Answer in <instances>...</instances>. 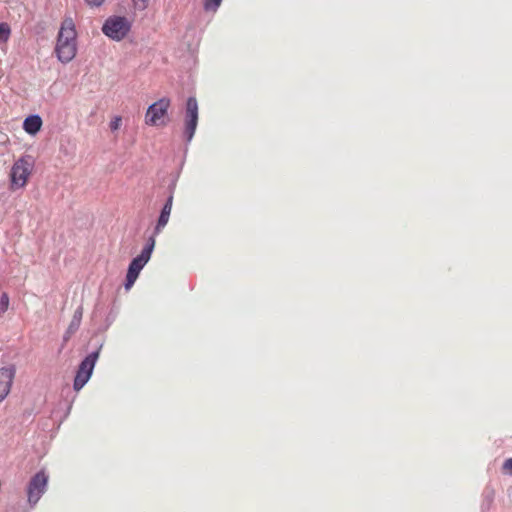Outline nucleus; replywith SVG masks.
Listing matches in <instances>:
<instances>
[{"label":"nucleus","instance_id":"f257e3e1","mask_svg":"<svg viewBox=\"0 0 512 512\" xmlns=\"http://www.w3.org/2000/svg\"><path fill=\"white\" fill-rule=\"evenodd\" d=\"M117 313L118 312L114 310V307H111L110 311L105 317L104 322L93 331L89 341V345L92 347V350L79 361L75 368L73 377V390L76 393L81 391L92 378L94 369L99 360L102 348L106 340L105 332L116 320Z\"/></svg>","mask_w":512,"mask_h":512},{"label":"nucleus","instance_id":"f03ea898","mask_svg":"<svg viewBox=\"0 0 512 512\" xmlns=\"http://www.w3.org/2000/svg\"><path fill=\"white\" fill-rule=\"evenodd\" d=\"M77 51L76 27L72 18L67 17L62 21L58 30L54 55L60 63L66 65L75 58Z\"/></svg>","mask_w":512,"mask_h":512},{"label":"nucleus","instance_id":"7ed1b4c3","mask_svg":"<svg viewBox=\"0 0 512 512\" xmlns=\"http://www.w3.org/2000/svg\"><path fill=\"white\" fill-rule=\"evenodd\" d=\"M199 123V104L197 98L194 95H190L186 98L183 106V124L181 128V137L184 142L183 158L178 168L172 173H178L179 176L182 173L186 156L188 153L189 145L191 144Z\"/></svg>","mask_w":512,"mask_h":512},{"label":"nucleus","instance_id":"20e7f679","mask_svg":"<svg viewBox=\"0 0 512 512\" xmlns=\"http://www.w3.org/2000/svg\"><path fill=\"white\" fill-rule=\"evenodd\" d=\"M35 167V158L27 153L21 155L13 163L9 173V190L16 191L24 188Z\"/></svg>","mask_w":512,"mask_h":512},{"label":"nucleus","instance_id":"39448f33","mask_svg":"<svg viewBox=\"0 0 512 512\" xmlns=\"http://www.w3.org/2000/svg\"><path fill=\"white\" fill-rule=\"evenodd\" d=\"M49 473L45 468L39 469L35 472L28 480L25 493L27 497V503L31 509H33L42 496L46 493L49 486Z\"/></svg>","mask_w":512,"mask_h":512},{"label":"nucleus","instance_id":"423d86ee","mask_svg":"<svg viewBox=\"0 0 512 512\" xmlns=\"http://www.w3.org/2000/svg\"><path fill=\"white\" fill-rule=\"evenodd\" d=\"M133 22L124 15L108 16L102 24V33L110 40L120 42L130 33Z\"/></svg>","mask_w":512,"mask_h":512},{"label":"nucleus","instance_id":"0eeeda50","mask_svg":"<svg viewBox=\"0 0 512 512\" xmlns=\"http://www.w3.org/2000/svg\"><path fill=\"white\" fill-rule=\"evenodd\" d=\"M178 180V173L169 174V182L165 189V201L159 211L158 217L153 227L155 228V234H160L169 222Z\"/></svg>","mask_w":512,"mask_h":512},{"label":"nucleus","instance_id":"6e6552de","mask_svg":"<svg viewBox=\"0 0 512 512\" xmlns=\"http://www.w3.org/2000/svg\"><path fill=\"white\" fill-rule=\"evenodd\" d=\"M157 235L158 234H155V228H153L152 233L147 237L140 253L130 260L126 273L139 277L141 271L152 257L156 245Z\"/></svg>","mask_w":512,"mask_h":512},{"label":"nucleus","instance_id":"1a4fd4ad","mask_svg":"<svg viewBox=\"0 0 512 512\" xmlns=\"http://www.w3.org/2000/svg\"><path fill=\"white\" fill-rule=\"evenodd\" d=\"M170 106L171 99L167 96H163L151 103L146 109L145 124L153 127L166 125L165 118L168 116Z\"/></svg>","mask_w":512,"mask_h":512},{"label":"nucleus","instance_id":"9d476101","mask_svg":"<svg viewBox=\"0 0 512 512\" xmlns=\"http://www.w3.org/2000/svg\"><path fill=\"white\" fill-rule=\"evenodd\" d=\"M16 375V365L9 364L0 368V402L9 395Z\"/></svg>","mask_w":512,"mask_h":512},{"label":"nucleus","instance_id":"9b49d317","mask_svg":"<svg viewBox=\"0 0 512 512\" xmlns=\"http://www.w3.org/2000/svg\"><path fill=\"white\" fill-rule=\"evenodd\" d=\"M42 126V117L37 113L29 114L22 123L23 130L30 136L37 135L41 131Z\"/></svg>","mask_w":512,"mask_h":512},{"label":"nucleus","instance_id":"f8f14e48","mask_svg":"<svg viewBox=\"0 0 512 512\" xmlns=\"http://www.w3.org/2000/svg\"><path fill=\"white\" fill-rule=\"evenodd\" d=\"M495 500V489L487 484L481 494V512H490Z\"/></svg>","mask_w":512,"mask_h":512},{"label":"nucleus","instance_id":"ddd939ff","mask_svg":"<svg viewBox=\"0 0 512 512\" xmlns=\"http://www.w3.org/2000/svg\"><path fill=\"white\" fill-rule=\"evenodd\" d=\"M82 318H83V305L80 304L74 311V314H73L72 319L68 325V328L77 332L78 329L80 328Z\"/></svg>","mask_w":512,"mask_h":512},{"label":"nucleus","instance_id":"4468645a","mask_svg":"<svg viewBox=\"0 0 512 512\" xmlns=\"http://www.w3.org/2000/svg\"><path fill=\"white\" fill-rule=\"evenodd\" d=\"M62 397L64 399H63V401L59 402V407L62 408V405H64L65 406V410H64L63 417L60 419V421L58 423V428L63 423V421L70 415V412H71V409H72V405H73V402H74V399H75V396H72L71 399H69L68 396L64 397L62 395Z\"/></svg>","mask_w":512,"mask_h":512},{"label":"nucleus","instance_id":"2eb2a0df","mask_svg":"<svg viewBox=\"0 0 512 512\" xmlns=\"http://www.w3.org/2000/svg\"><path fill=\"white\" fill-rule=\"evenodd\" d=\"M11 36V27L7 22H0V45L6 44Z\"/></svg>","mask_w":512,"mask_h":512},{"label":"nucleus","instance_id":"dca6fc26","mask_svg":"<svg viewBox=\"0 0 512 512\" xmlns=\"http://www.w3.org/2000/svg\"><path fill=\"white\" fill-rule=\"evenodd\" d=\"M222 2L223 0H203V10L205 12H216Z\"/></svg>","mask_w":512,"mask_h":512},{"label":"nucleus","instance_id":"f3484780","mask_svg":"<svg viewBox=\"0 0 512 512\" xmlns=\"http://www.w3.org/2000/svg\"><path fill=\"white\" fill-rule=\"evenodd\" d=\"M10 305V297L7 292H3L0 296V314H4Z\"/></svg>","mask_w":512,"mask_h":512},{"label":"nucleus","instance_id":"a211bd4d","mask_svg":"<svg viewBox=\"0 0 512 512\" xmlns=\"http://www.w3.org/2000/svg\"><path fill=\"white\" fill-rule=\"evenodd\" d=\"M137 279H138V277L126 273L124 281H123L124 290L127 292L130 291L131 288L134 286Z\"/></svg>","mask_w":512,"mask_h":512},{"label":"nucleus","instance_id":"6ab92c4d","mask_svg":"<svg viewBox=\"0 0 512 512\" xmlns=\"http://www.w3.org/2000/svg\"><path fill=\"white\" fill-rule=\"evenodd\" d=\"M121 124H122V117L119 115H116L111 118V120L109 122V128L112 132H115V131L119 130V128L121 127Z\"/></svg>","mask_w":512,"mask_h":512},{"label":"nucleus","instance_id":"aec40b11","mask_svg":"<svg viewBox=\"0 0 512 512\" xmlns=\"http://www.w3.org/2000/svg\"><path fill=\"white\" fill-rule=\"evenodd\" d=\"M135 10L144 11L148 8L149 0H131Z\"/></svg>","mask_w":512,"mask_h":512},{"label":"nucleus","instance_id":"412c9836","mask_svg":"<svg viewBox=\"0 0 512 512\" xmlns=\"http://www.w3.org/2000/svg\"><path fill=\"white\" fill-rule=\"evenodd\" d=\"M75 333H76V331L71 330L70 328L67 327V329L65 330V332L62 336L61 348H64L66 346V344L69 342V340L72 338V336Z\"/></svg>","mask_w":512,"mask_h":512},{"label":"nucleus","instance_id":"4be33fe9","mask_svg":"<svg viewBox=\"0 0 512 512\" xmlns=\"http://www.w3.org/2000/svg\"><path fill=\"white\" fill-rule=\"evenodd\" d=\"M502 471L504 474L512 476V458H507L502 464Z\"/></svg>","mask_w":512,"mask_h":512},{"label":"nucleus","instance_id":"5701e85b","mask_svg":"<svg viewBox=\"0 0 512 512\" xmlns=\"http://www.w3.org/2000/svg\"><path fill=\"white\" fill-rule=\"evenodd\" d=\"M35 415V412H34V409L33 408H27L23 411L22 413V418L24 421H27V420H31L32 421V418L34 417Z\"/></svg>","mask_w":512,"mask_h":512},{"label":"nucleus","instance_id":"b1692460","mask_svg":"<svg viewBox=\"0 0 512 512\" xmlns=\"http://www.w3.org/2000/svg\"><path fill=\"white\" fill-rule=\"evenodd\" d=\"M85 3L90 7L98 8L102 6L106 0H84Z\"/></svg>","mask_w":512,"mask_h":512},{"label":"nucleus","instance_id":"393cba45","mask_svg":"<svg viewBox=\"0 0 512 512\" xmlns=\"http://www.w3.org/2000/svg\"><path fill=\"white\" fill-rule=\"evenodd\" d=\"M99 312L98 306L95 307L93 313H92V320H94Z\"/></svg>","mask_w":512,"mask_h":512}]
</instances>
